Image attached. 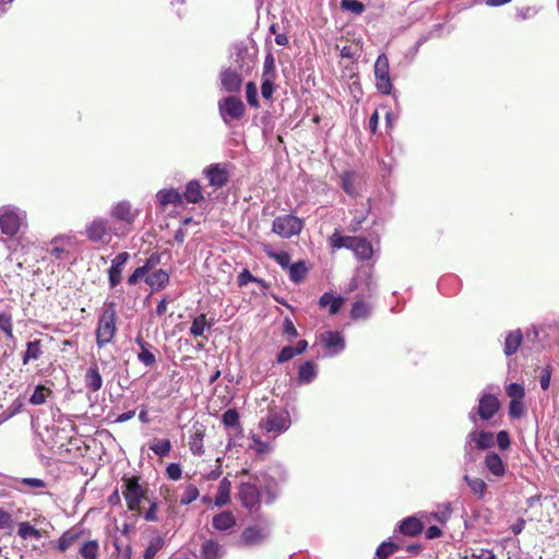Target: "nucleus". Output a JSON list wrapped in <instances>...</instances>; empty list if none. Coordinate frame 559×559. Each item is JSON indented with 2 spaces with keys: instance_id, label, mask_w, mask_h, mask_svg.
I'll use <instances>...</instances> for the list:
<instances>
[{
  "instance_id": "1",
  "label": "nucleus",
  "mask_w": 559,
  "mask_h": 559,
  "mask_svg": "<svg viewBox=\"0 0 559 559\" xmlns=\"http://www.w3.org/2000/svg\"><path fill=\"white\" fill-rule=\"evenodd\" d=\"M330 243L333 249L346 248L352 250L355 257L360 261H368L373 255V247L369 240L357 236H343L338 231L330 237Z\"/></svg>"
},
{
  "instance_id": "2",
  "label": "nucleus",
  "mask_w": 559,
  "mask_h": 559,
  "mask_svg": "<svg viewBox=\"0 0 559 559\" xmlns=\"http://www.w3.org/2000/svg\"><path fill=\"white\" fill-rule=\"evenodd\" d=\"M117 311L114 301H106L102 308L96 329V344L98 348L109 344L117 332Z\"/></svg>"
},
{
  "instance_id": "3",
  "label": "nucleus",
  "mask_w": 559,
  "mask_h": 559,
  "mask_svg": "<svg viewBox=\"0 0 559 559\" xmlns=\"http://www.w3.org/2000/svg\"><path fill=\"white\" fill-rule=\"evenodd\" d=\"M26 225V213L13 205L0 207V228L9 236H15L20 229Z\"/></svg>"
},
{
  "instance_id": "4",
  "label": "nucleus",
  "mask_w": 559,
  "mask_h": 559,
  "mask_svg": "<svg viewBox=\"0 0 559 559\" xmlns=\"http://www.w3.org/2000/svg\"><path fill=\"white\" fill-rule=\"evenodd\" d=\"M302 228L304 221L293 214L280 215L272 223V231L285 239L299 235Z\"/></svg>"
},
{
  "instance_id": "5",
  "label": "nucleus",
  "mask_w": 559,
  "mask_h": 559,
  "mask_svg": "<svg viewBox=\"0 0 559 559\" xmlns=\"http://www.w3.org/2000/svg\"><path fill=\"white\" fill-rule=\"evenodd\" d=\"M261 485V479L257 476L253 483H241L238 488V499L250 511L258 509L260 506L261 492L259 488Z\"/></svg>"
},
{
  "instance_id": "6",
  "label": "nucleus",
  "mask_w": 559,
  "mask_h": 559,
  "mask_svg": "<svg viewBox=\"0 0 559 559\" xmlns=\"http://www.w3.org/2000/svg\"><path fill=\"white\" fill-rule=\"evenodd\" d=\"M271 534V524L267 521L250 525L241 533V543L245 546L253 547L263 544Z\"/></svg>"
},
{
  "instance_id": "7",
  "label": "nucleus",
  "mask_w": 559,
  "mask_h": 559,
  "mask_svg": "<svg viewBox=\"0 0 559 559\" xmlns=\"http://www.w3.org/2000/svg\"><path fill=\"white\" fill-rule=\"evenodd\" d=\"M122 496L127 502L129 511H140V504L145 499V490L139 484L138 479L132 477L124 480L122 485Z\"/></svg>"
},
{
  "instance_id": "8",
  "label": "nucleus",
  "mask_w": 559,
  "mask_h": 559,
  "mask_svg": "<svg viewBox=\"0 0 559 559\" xmlns=\"http://www.w3.org/2000/svg\"><path fill=\"white\" fill-rule=\"evenodd\" d=\"M374 78L379 93L391 94L393 85L390 78L389 59L384 53H381L374 62Z\"/></svg>"
},
{
  "instance_id": "9",
  "label": "nucleus",
  "mask_w": 559,
  "mask_h": 559,
  "mask_svg": "<svg viewBox=\"0 0 559 559\" xmlns=\"http://www.w3.org/2000/svg\"><path fill=\"white\" fill-rule=\"evenodd\" d=\"M128 230H123L121 235L126 234ZM114 233L117 236L120 234L112 229L109 226L107 219L104 218H95L91 224L86 227V235L90 240L94 242L108 243L110 241V234Z\"/></svg>"
},
{
  "instance_id": "10",
  "label": "nucleus",
  "mask_w": 559,
  "mask_h": 559,
  "mask_svg": "<svg viewBox=\"0 0 559 559\" xmlns=\"http://www.w3.org/2000/svg\"><path fill=\"white\" fill-rule=\"evenodd\" d=\"M218 109L224 122L228 123L230 120H240L246 112V107L240 98L228 96L219 100Z\"/></svg>"
},
{
  "instance_id": "11",
  "label": "nucleus",
  "mask_w": 559,
  "mask_h": 559,
  "mask_svg": "<svg viewBox=\"0 0 559 559\" xmlns=\"http://www.w3.org/2000/svg\"><path fill=\"white\" fill-rule=\"evenodd\" d=\"M261 427L275 436L283 433L290 427L289 414L286 411H270Z\"/></svg>"
},
{
  "instance_id": "12",
  "label": "nucleus",
  "mask_w": 559,
  "mask_h": 559,
  "mask_svg": "<svg viewBox=\"0 0 559 559\" xmlns=\"http://www.w3.org/2000/svg\"><path fill=\"white\" fill-rule=\"evenodd\" d=\"M495 444V436L492 432L488 431H477V429L472 430L465 440V455L471 456V452L473 448L478 450H487Z\"/></svg>"
},
{
  "instance_id": "13",
  "label": "nucleus",
  "mask_w": 559,
  "mask_h": 559,
  "mask_svg": "<svg viewBox=\"0 0 559 559\" xmlns=\"http://www.w3.org/2000/svg\"><path fill=\"white\" fill-rule=\"evenodd\" d=\"M203 174L209 179L210 186L214 188H222L229 180V171L226 164H212L203 170Z\"/></svg>"
},
{
  "instance_id": "14",
  "label": "nucleus",
  "mask_w": 559,
  "mask_h": 559,
  "mask_svg": "<svg viewBox=\"0 0 559 559\" xmlns=\"http://www.w3.org/2000/svg\"><path fill=\"white\" fill-rule=\"evenodd\" d=\"M230 60L240 72H249L253 66V59L243 44H235L230 51Z\"/></svg>"
},
{
  "instance_id": "15",
  "label": "nucleus",
  "mask_w": 559,
  "mask_h": 559,
  "mask_svg": "<svg viewBox=\"0 0 559 559\" xmlns=\"http://www.w3.org/2000/svg\"><path fill=\"white\" fill-rule=\"evenodd\" d=\"M320 342L328 348V356H336L345 349V340L340 332L325 331L320 335Z\"/></svg>"
},
{
  "instance_id": "16",
  "label": "nucleus",
  "mask_w": 559,
  "mask_h": 559,
  "mask_svg": "<svg viewBox=\"0 0 559 559\" xmlns=\"http://www.w3.org/2000/svg\"><path fill=\"white\" fill-rule=\"evenodd\" d=\"M500 403L492 394H483L479 399L477 414L483 420H489L498 412Z\"/></svg>"
},
{
  "instance_id": "17",
  "label": "nucleus",
  "mask_w": 559,
  "mask_h": 559,
  "mask_svg": "<svg viewBox=\"0 0 559 559\" xmlns=\"http://www.w3.org/2000/svg\"><path fill=\"white\" fill-rule=\"evenodd\" d=\"M130 254L128 252H120L111 261V266L108 270V280L111 288L116 287L121 282V273L124 264L129 260Z\"/></svg>"
},
{
  "instance_id": "18",
  "label": "nucleus",
  "mask_w": 559,
  "mask_h": 559,
  "mask_svg": "<svg viewBox=\"0 0 559 559\" xmlns=\"http://www.w3.org/2000/svg\"><path fill=\"white\" fill-rule=\"evenodd\" d=\"M156 202L163 210L168 205L180 206L183 203L182 194L176 189H163L156 193Z\"/></svg>"
},
{
  "instance_id": "19",
  "label": "nucleus",
  "mask_w": 559,
  "mask_h": 559,
  "mask_svg": "<svg viewBox=\"0 0 559 559\" xmlns=\"http://www.w3.org/2000/svg\"><path fill=\"white\" fill-rule=\"evenodd\" d=\"M111 216L127 225H132L135 218V213L132 211L129 202L122 201L112 206Z\"/></svg>"
},
{
  "instance_id": "20",
  "label": "nucleus",
  "mask_w": 559,
  "mask_h": 559,
  "mask_svg": "<svg viewBox=\"0 0 559 559\" xmlns=\"http://www.w3.org/2000/svg\"><path fill=\"white\" fill-rule=\"evenodd\" d=\"M221 82L227 92L235 93L240 90L242 80L241 75L237 73L236 70L226 69L221 73Z\"/></svg>"
},
{
  "instance_id": "21",
  "label": "nucleus",
  "mask_w": 559,
  "mask_h": 559,
  "mask_svg": "<svg viewBox=\"0 0 559 559\" xmlns=\"http://www.w3.org/2000/svg\"><path fill=\"white\" fill-rule=\"evenodd\" d=\"M485 466L496 477H503L507 473L506 464L496 452H489L486 455Z\"/></svg>"
},
{
  "instance_id": "22",
  "label": "nucleus",
  "mask_w": 559,
  "mask_h": 559,
  "mask_svg": "<svg viewBox=\"0 0 559 559\" xmlns=\"http://www.w3.org/2000/svg\"><path fill=\"white\" fill-rule=\"evenodd\" d=\"M399 530L405 536L415 537L423 532L424 525L419 519L408 516L400 522Z\"/></svg>"
},
{
  "instance_id": "23",
  "label": "nucleus",
  "mask_w": 559,
  "mask_h": 559,
  "mask_svg": "<svg viewBox=\"0 0 559 559\" xmlns=\"http://www.w3.org/2000/svg\"><path fill=\"white\" fill-rule=\"evenodd\" d=\"M84 383L85 386L92 392H97L102 389L103 378L97 365L94 364L86 370L84 376Z\"/></svg>"
},
{
  "instance_id": "24",
  "label": "nucleus",
  "mask_w": 559,
  "mask_h": 559,
  "mask_svg": "<svg viewBox=\"0 0 559 559\" xmlns=\"http://www.w3.org/2000/svg\"><path fill=\"white\" fill-rule=\"evenodd\" d=\"M135 343L140 347L138 359L146 367H152L156 362L155 354L151 352L152 345L146 343L141 336L135 337Z\"/></svg>"
},
{
  "instance_id": "25",
  "label": "nucleus",
  "mask_w": 559,
  "mask_h": 559,
  "mask_svg": "<svg viewBox=\"0 0 559 559\" xmlns=\"http://www.w3.org/2000/svg\"><path fill=\"white\" fill-rule=\"evenodd\" d=\"M215 324V320L211 318L206 319V314L201 313L195 317L190 326V334L194 337L203 336L206 330H210Z\"/></svg>"
},
{
  "instance_id": "26",
  "label": "nucleus",
  "mask_w": 559,
  "mask_h": 559,
  "mask_svg": "<svg viewBox=\"0 0 559 559\" xmlns=\"http://www.w3.org/2000/svg\"><path fill=\"white\" fill-rule=\"evenodd\" d=\"M212 524L217 531H227L236 525V518L233 512L223 511L213 518Z\"/></svg>"
},
{
  "instance_id": "27",
  "label": "nucleus",
  "mask_w": 559,
  "mask_h": 559,
  "mask_svg": "<svg viewBox=\"0 0 559 559\" xmlns=\"http://www.w3.org/2000/svg\"><path fill=\"white\" fill-rule=\"evenodd\" d=\"M523 340L521 330H514L507 334L504 340L503 353L511 356L516 353Z\"/></svg>"
},
{
  "instance_id": "28",
  "label": "nucleus",
  "mask_w": 559,
  "mask_h": 559,
  "mask_svg": "<svg viewBox=\"0 0 559 559\" xmlns=\"http://www.w3.org/2000/svg\"><path fill=\"white\" fill-rule=\"evenodd\" d=\"M183 201L188 203H199L203 200V193L201 185L198 180H190L186 185V190L182 194Z\"/></svg>"
},
{
  "instance_id": "29",
  "label": "nucleus",
  "mask_w": 559,
  "mask_h": 559,
  "mask_svg": "<svg viewBox=\"0 0 559 559\" xmlns=\"http://www.w3.org/2000/svg\"><path fill=\"white\" fill-rule=\"evenodd\" d=\"M145 282L152 287V289L159 290L168 284L169 274L168 272L159 269L148 274Z\"/></svg>"
},
{
  "instance_id": "30",
  "label": "nucleus",
  "mask_w": 559,
  "mask_h": 559,
  "mask_svg": "<svg viewBox=\"0 0 559 559\" xmlns=\"http://www.w3.org/2000/svg\"><path fill=\"white\" fill-rule=\"evenodd\" d=\"M14 481L15 484L11 485V487L21 492L25 491L23 488L24 486L33 490H41L46 488V483L40 478L25 477L16 478Z\"/></svg>"
},
{
  "instance_id": "31",
  "label": "nucleus",
  "mask_w": 559,
  "mask_h": 559,
  "mask_svg": "<svg viewBox=\"0 0 559 559\" xmlns=\"http://www.w3.org/2000/svg\"><path fill=\"white\" fill-rule=\"evenodd\" d=\"M82 535V531L76 528H71L66 531L60 538L58 539L57 548L59 551L64 552L69 549L75 542L80 539Z\"/></svg>"
},
{
  "instance_id": "32",
  "label": "nucleus",
  "mask_w": 559,
  "mask_h": 559,
  "mask_svg": "<svg viewBox=\"0 0 559 559\" xmlns=\"http://www.w3.org/2000/svg\"><path fill=\"white\" fill-rule=\"evenodd\" d=\"M230 488L231 483L228 478L224 477L218 486L217 493L215 496L214 504L216 507H223L230 501Z\"/></svg>"
},
{
  "instance_id": "33",
  "label": "nucleus",
  "mask_w": 559,
  "mask_h": 559,
  "mask_svg": "<svg viewBox=\"0 0 559 559\" xmlns=\"http://www.w3.org/2000/svg\"><path fill=\"white\" fill-rule=\"evenodd\" d=\"M201 555L203 559H221L223 556L222 547L214 539H207L202 544Z\"/></svg>"
},
{
  "instance_id": "34",
  "label": "nucleus",
  "mask_w": 559,
  "mask_h": 559,
  "mask_svg": "<svg viewBox=\"0 0 559 559\" xmlns=\"http://www.w3.org/2000/svg\"><path fill=\"white\" fill-rule=\"evenodd\" d=\"M43 355V346L40 340H35L26 344V350L22 356L23 365H27L31 360H36Z\"/></svg>"
},
{
  "instance_id": "35",
  "label": "nucleus",
  "mask_w": 559,
  "mask_h": 559,
  "mask_svg": "<svg viewBox=\"0 0 559 559\" xmlns=\"http://www.w3.org/2000/svg\"><path fill=\"white\" fill-rule=\"evenodd\" d=\"M343 302L344 299L342 297H335L330 293H324L319 299V305L322 308L329 307L331 314L337 313L343 306Z\"/></svg>"
},
{
  "instance_id": "36",
  "label": "nucleus",
  "mask_w": 559,
  "mask_h": 559,
  "mask_svg": "<svg viewBox=\"0 0 559 559\" xmlns=\"http://www.w3.org/2000/svg\"><path fill=\"white\" fill-rule=\"evenodd\" d=\"M308 273V267L305 261H298L296 263H292L288 267L289 280L296 284L304 281Z\"/></svg>"
},
{
  "instance_id": "37",
  "label": "nucleus",
  "mask_w": 559,
  "mask_h": 559,
  "mask_svg": "<svg viewBox=\"0 0 559 559\" xmlns=\"http://www.w3.org/2000/svg\"><path fill=\"white\" fill-rule=\"evenodd\" d=\"M464 481L469 487L471 491L477 496V498L481 499L485 496L487 484L478 477H469L467 474L463 476Z\"/></svg>"
},
{
  "instance_id": "38",
  "label": "nucleus",
  "mask_w": 559,
  "mask_h": 559,
  "mask_svg": "<svg viewBox=\"0 0 559 559\" xmlns=\"http://www.w3.org/2000/svg\"><path fill=\"white\" fill-rule=\"evenodd\" d=\"M317 377V366L312 361H306L299 367L298 378L302 383H310Z\"/></svg>"
},
{
  "instance_id": "39",
  "label": "nucleus",
  "mask_w": 559,
  "mask_h": 559,
  "mask_svg": "<svg viewBox=\"0 0 559 559\" xmlns=\"http://www.w3.org/2000/svg\"><path fill=\"white\" fill-rule=\"evenodd\" d=\"M79 554L83 559H98L99 545L98 542L93 539L85 542L79 549Z\"/></svg>"
},
{
  "instance_id": "40",
  "label": "nucleus",
  "mask_w": 559,
  "mask_h": 559,
  "mask_svg": "<svg viewBox=\"0 0 559 559\" xmlns=\"http://www.w3.org/2000/svg\"><path fill=\"white\" fill-rule=\"evenodd\" d=\"M17 534L23 539L33 538V539L38 540L41 538L40 531L35 528L28 522H22L19 524Z\"/></svg>"
},
{
  "instance_id": "41",
  "label": "nucleus",
  "mask_w": 559,
  "mask_h": 559,
  "mask_svg": "<svg viewBox=\"0 0 559 559\" xmlns=\"http://www.w3.org/2000/svg\"><path fill=\"white\" fill-rule=\"evenodd\" d=\"M203 437L204 433L201 430H197L191 437L189 441L190 451L198 456H201L204 453L203 449Z\"/></svg>"
},
{
  "instance_id": "42",
  "label": "nucleus",
  "mask_w": 559,
  "mask_h": 559,
  "mask_svg": "<svg viewBox=\"0 0 559 559\" xmlns=\"http://www.w3.org/2000/svg\"><path fill=\"white\" fill-rule=\"evenodd\" d=\"M371 307L362 301L358 300L353 305L350 316L353 319H367L370 316Z\"/></svg>"
},
{
  "instance_id": "43",
  "label": "nucleus",
  "mask_w": 559,
  "mask_h": 559,
  "mask_svg": "<svg viewBox=\"0 0 559 559\" xmlns=\"http://www.w3.org/2000/svg\"><path fill=\"white\" fill-rule=\"evenodd\" d=\"M400 546L393 542H383L379 545L376 551L378 559H388L391 555L396 552Z\"/></svg>"
},
{
  "instance_id": "44",
  "label": "nucleus",
  "mask_w": 559,
  "mask_h": 559,
  "mask_svg": "<svg viewBox=\"0 0 559 559\" xmlns=\"http://www.w3.org/2000/svg\"><path fill=\"white\" fill-rule=\"evenodd\" d=\"M163 546L164 539L160 536L153 537L148 542V545L143 555V559H153Z\"/></svg>"
},
{
  "instance_id": "45",
  "label": "nucleus",
  "mask_w": 559,
  "mask_h": 559,
  "mask_svg": "<svg viewBox=\"0 0 559 559\" xmlns=\"http://www.w3.org/2000/svg\"><path fill=\"white\" fill-rule=\"evenodd\" d=\"M451 514H452V508H451V504L450 503H445L441 507H439L438 511L436 512H432L430 514V519L429 520H433L440 524H444L447 523L450 518H451Z\"/></svg>"
},
{
  "instance_id": "46",
  "label": "nucleus",
  "mask_w": 559,
  "mask_h": 559,
  "mask_svg": "<svg viewBox=\"0 0 559 559\" xmlns=\"http://www.w3.org/2000/svg\"><path fill=\"white\" fill-rule=\"evenodd\" d=\"M265 253L269 258L276 261L283 269L288 270L290 263V254L286 251L275 252L271 249H265Z\"/></svg>"
},
{
  "instance_id": "47",
  "label": "nucleus",
  "mask_w": 559,
  "mask_h": 559,
  "mask_svg": "<svg viewBox=\"0 0 559 559\" xmlns=\"http://www.w3.org/2000/svg\"><path fill=\"white\" fill-rule=\"evenodd\" d=\"M506 392L508 396L511 399V401H523L525 396V390L524 386L520 383H510L506 388Z\"/></svg>"
},
{
  "instance_id": "48",
  "label": "nucleus",
  "mask_w": 559,
  "mask_h": 559,
  "mask_svg": "<svg viewBox=\"0 0 559 559\" xmlns=\"http://www.w3.org/2000/svg\"><path fill=\"white\" fill-rule=\"evenodd\" d=\"M0 330L7 335L8 338L14 340L11 314L7 312L0 313Z\"/></svg>"
},
{
  "instance_id": "49",
  "label": "nucleus",
  "mask_w": 559,
  "mask_h": 559,
  "mask_svg": "<svg viewBox=\"0 0 559 559\" xmlns=\"http://www.w3.org/2000/svg\"><path fill=\"white\" fill-rule=\"evenodd\" d=\"M150 449L158 456H167L171 450V444L168 439L157 440Z\"/></svg>"
},
{
  "instance_id": "50",
  "label": "nucleus",
  "mask_w": 559,
  "mask_h": 559,
  "mask_svg": "<svg viewBox=\"0 0 559 559\" xmlns=\"http://www.w3.org/2000/svg\"><path fill=\"white\" fill-rule=\"evenodd\" d=\"M48 393H51L49 389L44 385H37L34 393L29 397V403L33 405H43L46 402Z\"/></svg>"
},
{
  "instance_id": "51",
  "label": "nucleus",
  "mask_w": 559,
  "mask_h": 559,
  "mask_svg": "<svg viewBox=\"0 0 559 559\" xmlns=\"http://www.w3.org/2000/svg\"><path fill=\"white\" fill-rule=\"evenodd\" d=\"M199 497V489L193 484L186 486L183 493L180 498V503L186 506L193 502Z\"/></svg>"
},
{
  "instance_id": "52",
  "label": "nucleus",
  "mask_w": 559,
  "mask_h": 559,
  "mask_svg": "<svg viewBox=\"0 0 559 559\" xmlns=\"http://www.w3.org/2000/svg\"><path fill=\"white\" fill-rule=\"evenodd\" d=\"M246 98L251 107H259L258 90L254 82H248L246 84Z\"/></svg>"
},
{
  "instance_id": "53",
  "label": "nucleus",
  "mask_w": 559,
  "mask_h": 559,
  "mask_svg": "<svg viewBox=\"0 0 559 559\" xmlns=\"http://www.w3.org/2000/svg\"><path fill=\"white\" fill-rule=\"evenodd\" d=\"M222 423L226 427L237 428L239 426V415L235 408L227 409L222 416Z\"/></svg>"
},
{
  "instance_id": "54",
  "label": "nucleus",
  "mask_w": 559,
  "mask_h": 559,
  "mask_svg": "<svg viewBox=\"0 0 559 559\" xmlns=\"http://www.w3.org/2000/svg\"><path fill=\"white\" fill-rule=\"evenodd\" d=\"M275 60L272 53H267L263 63L262 79H275Z\"/></svg>"
},
{
  "instance_id": "55",
  "label": "nucleus",
  "mask_w": 559,
  "mask_h": 559,
  "mask_svg": "<svg viewBox=\"0 0 559 559\" xmlns=\"http://www.w3.org/2000/svg\"><path fill=\"white\" fill-rule=\"evenodd\" d=\"M341 9L360 15L365 11V4L358 0H342Z\"/></svg>"
},
{
  "instance_id": "56",
  "label": "nucleus",
  "mask_w": 559,
  "mask_h": 559,
  "mask_svg": "<svg viewBox=\"0 0 559 559\" xmlns=\"http://www.w3.org/2000/svg\"><path fill=\"white\" fill-rule=\"evenodd\" d=\"M342 188L343 190L353 195L355 193V178L353 173H345L341 177Z\"/></svg>"
},
{
  "instance_id": "57",
  "label": "nucleus",
  "mask_w": 559,
  "mask_h": 559,
  "mask_svg": "<svg viewBox=\"0 0 559 559\" xmlns=\"http://www.w3.org/2000/svg\"><path fill=\"white\" fill-rule=\"evenodd\" d=\"M525 413L523 401H510L509 404V416L511 418H521Z\"/></svg>"
},
{
  "instance_id": "58",
  "label": "nucleus",
  "mask_w": 559,
  "mask_h": 559,
  "mask_svg": "<svg viewBox=\"0 0 559 559\" xmlns=\"http://www.w3.org/2000/svg\"><path fill=\"white\" fill-rule=\"evenodd\" d=\"M471 557L473 559H497L493 550L486 548H471Z\"/></svg>"
},
{
  "instance_id": "59",
  "label": "nucleus",
  "mask_w": 559,
  "mask_h": 559,
  "mask_svg": "<svg viewBox=\"0 0 559 559\" xmlns=\"http://www.w3.org/2000/svg\"><path fill=\"white\" fill-rule=\"evenodd\" d=\"M274 93V79H262L261 94L266 100H272Z\"/></svg>"
},
{
  "instance_id": "60",
  "label": "nucleus",
  "mask_w": 559,
  "mask_h": 559,
  "mask_svg": "<svg viewBox=\"0 0 559 559\" xmlns=\"http://www.w3.org/2000/svg\"><path fill=\"white\" fill-rule=\"evenodd\" d=\"M295 356H297V353L294 349V347L293 346H285L278 353V355L276 357V361H277V364H284V362L289 361L290 359H293Z\"/></svg>"
},
{
  "instance_id": "61",
  "label": "nucleus",
  "mask_w": 559,
  "mask_h": 559,
  "mask_svg": "<svg viewBox=\"0 0 559 559\" xmlns=\"http://www.w3.org/2000/svg\"><path fill=\"white\" fill-rule=\"evenodd\" d=\"M182 471L178 463H170L166 467V475L171 480H178L181 477Z\"/></svg>"
},
{
  "instance_id": "62",
  "label": "nucleus",
  "mask_w": 559,
  "mask_h": 559,
  "mask_svg": "<svg viewBox=\"0 0 559 559\" xmlns=\"http://www.w3.org/2000/svg\"><path fill=\"white\" fill-rule=\"evenodd\" d=\"M13 526L11 513L0 508V530H10Z\"/></svg>"
},
{
  "instance_id": "63",
  "label": "nucleus",
  "mask_w": 559,
  "mask_h": 559,
  "mask_svg": "<svg viewBox=\"0 0 559 559\" xmlns=\"http://www.w3.org/2000/svg\"><path fill=\"white\" fill-rule=\"evenodd\" d=\"M254 281H257V277L247 269H243L237 277V283L240 287L247 286L249 283H254Z\"/></svg>"
},
{
  "instance_id": "64",
  "label": "nucleus",
  "mask_w": 559,
  "mask_h": 559,
  "mask_svg": "<svg viewBox=\"0 0 559 559\" xmlns=\"http://www.w3.org/2000/svg\"><path fill=\"white\" fill-rule=\"evenodd\" d=\"M283 332L290 338L298 336V331L289 318H285L283 322Z\"/></svg>"
}]
</instances>
